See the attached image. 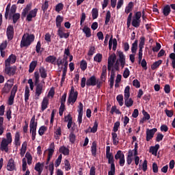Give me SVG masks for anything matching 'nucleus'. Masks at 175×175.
Wrapping results in <instances>:
<instances>
[{
  "label": "nucleus",
  "mask_w": 175,
  "mask_h": 175,
  "mask_svg": "<svg viewBox=\"0 0 175 175\" xmlns=\"http://www.w3.org/2000/svg\"><path fill=\"white\" fill-rule=\"evenodd\" d=\"M16 10L17 6H16V5H12L10 8V3L8 4L5 12V20H8L9 17L10 18H12V17L13 24H16V23H17V21H18L21 17L20 13H16Z\"/></svg>",
  "instance_id": "f257e3e1"
},
{
  "label": "nucleus",
  "mask_w": 175,
  "mask_h": 175,
  "mask_svg": "<svg viewBox=\"0 0 175 175\" xmlns=\"http://www.w3.org/2000/svg\"><path fill=\"white\" fill-rule=\"evenodd\" d=\"M12 142L13 137H12V133H7L6 137L2 138L0 143V151L9 152V144H12Z\"/></svg>",
  "instance_id": "f03ea898"
},
{
  "label": "nucleus",
  "mask_w": 175,
  "mask_h": 175,
  "mask_svg": "<svg viewBox=\"0 0 175 175\" xmlns=\"http://www.w3.org/2000/svg\"><path fill=\"white\" fill-rule=\"evenodd\" d=\"M34 41L35 35L29 33L24 34L21 41V49H23V47H29Z\"/></svg>",
  "instance_id": "7ed1b4c3"
},
{
  "label": "nucleus",
  "mask_w": 175,
  "mask_h": 175,
  "mask_svg": "<svg viewBox=\"0 0 175 175\" xmlns=\"http://www.w3.org/2000/svg\"><path fill=\"white\" fill-rule=\"evenodd\" d=\"M34 77H35V85H36V99H39V96L42 95L43 93V83H40V75H39V72L36 71L34 72Z\"/></svg>",
  "instance_id": "20e7f679"
},
{
  "label": "nucleus",
  "mask_w": 175,
  "mask_h": 175,
  "mask_svg": "<svg viewBox=\"0 0 175 175\" xmlns=\"http://www.w3.org/2000/svg\"><path fill=\"white\" fill-rule=\"evenodd\" d=\"M108 159V163L111 165L110 170L108 172V175H116V164H114V156L112 154L106 155Z\"/></svg>",
  "instance_id": "39448f33"
},
{
  "label": "nucleus",
  "mask_w": 175,
  "mask_h": 175,
  "mask_svg": "<svg viewBox=\"0 0 175 175\" xmlns=\"http://www.w3.org/2000/svg\"><path fill=\"white\" fill-rule=\"evenodd\" d=\"M16 72H17V67L14 66H10V65L7 66L6 64H5V75H7V76L10 77L12 76H14L16 75Z\"/></svg>",
  "instance_id": "423d86ee"
},
{
  "label": "nucleus",
  "mask_w": 175,
  "mask_h": 175,
  "mask_svg": "<svg viewBox=\"0 0 175 175\" xmlns=\"http://www.w3.org/2000/svg\"><path fill=\"white\" fill-rule=\"evenodd\" d=\"M13 83H14V79H9L8 82L5 83V85L2 90L3 94H9L12 87H13Z\"/></svg>",
  "instance_id": "0eeeda50"
},
{
  "label": "nucleus",
  "mask_w": 175,
  "mask_h": 175,
  "mask_svg": "<svg viewBox=\"0 0 175 175\" xmlns=\"http://www.w3.org/2000/svg\"><path fill=\"white\" fill-rule=\"evenodd\" d=\"M6 36L8 40H13L14 38V27L12 25H9L6 29Z\"/></svg>",
  "instance_id": "6e6552de"
},
{
  "label": "nucleus",
  "mask_w": 175,
  "mask_h": 175,
  "mask_svg": "<svg viewBox=\"0 0 175 175\" xmlns=\"http://www.w3.org/2000/svg\"><path fill=\"white\" fill-rule=\"evenodd\" d=\"M158 129L157 128H153L152 129H146V142H150V140H152L154 137V135L157 133Z\"/></svg>",
  "instance_id": "1a4fd4ad"
},
{
  "label": "nucleus",
  "mask_w": 175,
  "mask_h": 175,
  "mask_svg": "<svg viewBox=\"0 0 175 175\" xmlns=\"http://www.w3.org/2000/svg\"><path fill=\"white\" fill-rule=\"evenodd\" d=\"M98 80L95 75H92L86 81L87 87H95L98 84Z\"/></svg>",
  "instance_id": "9d476101"
},
{
  "label": "nucleus",
  "mask_w": 175,
  "mask_h": 175,
  "mask_svg": "<svg viewBox=\"0 0 175 175\" xmlns=\"http://www.w3.org/2000/svg\"><path fill=\"white\" fill-rule=\"evenodd\" d=\"M64 29H65L64 27H60L58 29L57 35L59 37L60 39H68L70 35V32L64 33Z\"/></svg>",
  "instance_id": "9b49d317"
},
{
  "label": "nucleus",
  "mask_w": 175,
  "mask_h": 175,
  "mask_svg": "<svg viewBox=\"0 0 175 175\" xmlns=\"http://www.w3.org/2000/svg\"><path fill=\"white\" fill-rule=\"evenodd\" d=\"M17 60V56L14 54H11L7 59L5 60V64L7 66L13 65V64H16V61Z\"/></svg>",
  "instance_id": "f8f14e48"
},
{
  "label": "nucleus",
  "mask_w": 175,
  "mask_h": 175,
  "mask_svg": "<svg viewBox=\"0 0 175 175\" xmlns=\"http://www.w3.org/2000/svg\"><path fill=\"white\" fill-rule=\"evenodd\" d=\"M38 128V122H35V116H33L30 121L29 129L30 133L31 132H36V129Z\"/></svg>",
  "instance_id": "ddd939ff"
},
{
  "label": "nucleus",
  "mask_w": 175,
  "mask_h": 175,
  "mask_svg": "<svg viewBox=\"0 0 175 175\" xmlns=\"http://www.w3.org/2000/svg\"><path fill=\"white\" fill-rule=\"evenodd\" d=\"M118 55L119 57V62L120 63V66L124 68L125 66V55H124V52L121 51H117Z\"/></svg>",
  "instance_id": "4468645a"
},
{
  "label": "nucleus",
  "mask_w": 175,
  "mask_h": 175,
  "mask_svg": "<svg viewBox=\"0 0 175 175\" xmlns=\"http://www.w3.org/2000/svg\"><path fill=\"white\" fill-rule=\"evenodd\" d=\"M36 14H38V8L31 10L27 16L26 21H32V18L36 17Z\"/></svg>",
  "instance_id": "2eb2a0df"
},
{
  "label": "nucleus",
  "mask_w": 175,
  "mask_h": 175,
  "mask_svg": "<svg viewBox=\"0 0 175 175\" xmlns=\"http://www.w3.org/2000/svg\"><path fill=\"white\" fill-rule=\"evenodd\" d=\"M77 96H79V92L77 91H75V94H69L68 99V103H72V105L76 103V101L77 100Z\"/></svg>",
  "instance_id": "dca6fc26"
},
{
  "label": "nucleus",
  "mask_w": 175,
  "mask_h": 175,
  "mask_svg": "<svg viewBox=\"0 0 175 175\" xmlns=\"http://www.w3.org/2000/svg\"><path fill=\"white\" fill-rule=\"evenodd\" d=\"M16 169V164H14V160L13 159H10L7 165V170L8 172H13Z\"/></svg>",
  "instance_id": "f3484780"
},
{
  "label": "nucleus",
  "mask_w": 175,
  "mask_h": 175,
  "mask_svg": "<svg viewBox=\"0 0 175 175\" xmlns=\"http://www.w3.org/2000/svg\"><path fill=\"white\" fill-rule=\"evenodd\" d=\"M43 166H44V163H40V162H38L34 167V170L38 172L39 175L42 174V172H43Z\"/></svg>",
  "instance_id": "a211bd4d"
},
{
  "label": "nucleus",
  "mask_w": 175,
  "mask_h": 175,
  "mask_svg": "<svg viewBox=\"0 0 175 175\" xmlns=\"http://www.w3.org/2000/svg\"><path fill=\"white\" fill-rule=\"evenodd\" d=\"M49 99L47 98V97H44L41 103V111H44V110H46V109L49 107Z\"/></svg>",
  "instance_id": "6ab92c4d"
},
{
  "label": "nucleus",
  "mask_w": 175,
  "mask_h": 175,
  "mask_svg": "<svg viewBox=\"0 0 175 175\" xmlns=\"http://www.w3.org/2000/svg\"><path fill=\"white\" fill-rule=\"evenodd\" d=\"M62 21H64V17L61 16V15H57L55 19V24L58 29L59 28H62Z\"/></svg>",
  "instance_id": "aec40b11"
},
{
  "label": "nucleus",
  "mask_w": 175,
  "mask_h": 175,
  "mask_svg": "<svg viewBox=\"0 0 175 175\" xmlns=\"http://www.w3.org/2000/svg\"><path fill=\"white\" fill-rule=\"evenodd\" d=\"M111 136L113 146H118V144L120 143L118 135H117L116 132L113 131L111 133Z\"/></svg>",
  "instance_id": "412c9836"
},
{
  "label": "nucleus",
  "mask_w": 175,
  "mask_h": 175,
  "mask_svg": "<svg viewBox=\"0 0 175 175\" xmlns=\"http://www.w3.org/2000/svg\"><path fill=\"white\" fill-rule=\"evenodd\" d=\"M133 6H135L133 2L130 1L125 8L124 12L126 14H129V13L132 12V10H133Z\"/></svg>",
  "instance_id": "4be33fe9"
},
{
  "label": "nucleus",
  "mask_w": 175,
  "mask_h": 175,
  "mask_svg": "<svg viewBox=\"0 0 175 175\" xmlns=\"http://www.w3.org/2000/svg\"><path fill=\"white\" fill-rule=\"evenodd\" d=\"M124 105L126 107H132L133 106V100L129 97H124Z\"/></svg>",
  "instance_id": "5701e85b"
},
{
  "label": "nucleus",
  "mask_w": 175,
  "mask_h": 175,
  "mask_svg": "<svg viewBox=\"0 0 175 175\" xmlns=\"http://www.w3.org/2000/svg\"><path fill=\"white\" fill-rule=\"evenodd\" d=\"M39 72L42 79H46L47 77V70L44 66L39 68Z\"/></svg>",
  "instance_id": "b1692460"
},
{
  "label": "nucleus",
  "mask_w": 175,
  "mask_h": 175,
  "mask_svg": "<svg viewBox=\"0 0 175 175\" xmlns=\"http://www.w3.org/2000/svg\"><path fill=\"white\" fill-rule=\"evenodd\" d=\"M59 152H61L63 155H69L70 151L69 150V148H66V146H63L59 148Z\"/></svg>",
  "instance_id": "393cba45"
},
{
  "label": "nucleus",
  "mask_w": 175,
  "mask_h": 175,
  "mask_svg": "<svg viewBox=\"0 0 175 175\" xmlns=\"http://www.w3.org/2000/svg\"><path fill=\"white\" fill-rule=\"evenodd\" d=\"M14 144L16 147H20V146H21V142H20V133L19 132H16L15 133Z\"/></svg>",
  "instance_id": "a878e982"
},
{
  "label": "nucleus",
  "mask_w": 175,
  "mask_h": 175,
  "mask_svg": "<svg viewBox=\"0 0 175 175\" xmlns=\"http://www.w3.org/2000/svg\"><path fill=\"white\" fill-rule=\"evenodd\" d=\"M45 61L49 64H53L54 65L57 61V57L54 55H49L45 59Z\"/></svg>",
  "instance_id": "bb28decb"
},
{
  "label": "nucleus",
  "mask_w": 175,
  "mask_h": 175,
  "mask_svg": "<svg viewBox=\"0 0 175 175\" xmlns=\"http://www.w3.org/2000/svg\"><path fill=\"white\" fill-rule=\"evenodd\" d=\"M170 12H172V10L170 9V5H167L164 6L163 9V16H165V17H167V16L170 14Z\"/></svg>",
  "instance_id": "cd10ccee"
},
{
  "label": "nucleus",
  "mask_w": 175,
  "mask_h": 175,
  "mask_svg": "<svg viewBox=\"0 0 175 175\" xmlns=\"http://www.w3.org/2000/svg\"><path fill=\"white\" fill-rule=\"evenodd\" d=\"M159 150V144H157L154 146H150V152L152 154V155H157L158 150Z\"/></svg>",
  "instance_id": "c85d7f7f"
},
{
  "label": "nucleus",
  "mask_w": 175,
  "mask_h": 175,
  "mask_svg": "<svg viewBox=\"0 0 175 175\" xmlns=\"http://www.w3.org/2000/svg\"><path fill=\"white\" fill-rule=\"evenodd\" d=\"M83 32H84L86 38H91V29L87 25H85L82 29Z\"/></svg>",
  "instance_id": "c756f323"
},
{
  "label": "nucleus",
  "mask_w": 175,
  "mask_h": 175,
  "mask_svg": "<svg viewBox=\"0 0 175 175\" xmlns=\"http://www.w3.org/2000/svg\"><path fill=\"white\" fill-rule=\"evenodd\" d=\"M37 66H38V62L36 61L31 62L29 64V73H32L35 70V68H36Z\"/></svg>",
  "instance_id": "7c9ffc66"
},
{
  "label": "nucleus",
  "mask_w": 175,
  "mask_h": 175,
  "mask_svg": "<svg viewBox=\"0 0 175 175\" xmlns=\"http://www.w3.org/2000/svg\"><path fill=\"white\" fill-rule=\"evenodd\" d=\"M140 23H142L141 19H136L133 18L131 25H133L135 28H139V27H140Z\"/></svg>",
  "instance_id": "2f4dec72"
},
{
  "label": "nucleus",
  "mask_w": 175,
  "mask_h": 175,
  "mask_svg": "<svg viewBox=\"0 0 175 175\" xmlns=\"http://www.w3.org/2000/svg\"><path fill=\"white\" fill-rule=\"evenodd\" d=\"M111 18V12L110 10L107 11L105 15V25H109V23H110V20Z\"/></svg>",
  "instance_id": "473e14b6"
},
{
  "label": "nucleus",
  "mask_w": 175,
  "mask_h": 175,
  "mask_svg": "<svg viewBox=\"0 0 175 175\" xmlns=\"http://www.w3.org/2000/svg\"><path fill=\"white\" fill-rule=\"evenodd\" d=\"M91 152L93 157H96V142H93L91 146Z\"/></svg>",
  "instance_id": "72a5a7b5"
},
{
  "label": "nucleus",
  "mask_w": 175,
  "mask_h": 175,
  "mask_svg": "<svg viewBox=\"0 0 175 175\" xmlns=\"http://www.w3.org/2000/svg\"><path fill=\"white\" fill-rule=\"evenodd\" d=\"M138 40H135V41L132 44V46H131V53L133 54H136V51H137V43H138Z\"/></svg>",
  "instance_id": "f704fd0d"
},
{
  "label": "nucleus",
  "mask_w": 175,
  "mask_h": 175,
  "mask_svg": "<svg viewBox=\"0 0 175 175\" xmlns=\"http://www.w3.org/2000/svg\"><path fill=\"white\" fill-rule=\"evenodd\" d=\"M107 67L106 66H103V72L100 76V80L103 81V79L106 80V76L107 75Z\"/></svg>",
  "instance_id": "c9c22d12"
},
{
  "label": "nucleus",
  "mask_w": 175,
  "mask_h": 175,
  "mask_svg": "<svg viewBox=\"0 0 175 175\" xmlns=\"http://www.w3.org/2000/svg\"><path fill=\"white\" fill-rule=\"evenodd\" d=\"M29 88L28 86L25 87V102H28L29 100Z\"/></svg>",
  "instance_id": "e433bc0d"
},
{
  "label": "nucleus",
  "mask_w": 175,
  "mask_h": 175,
  "mask_svg": "<svg viewBox=\"0 0 175 175\" xmlns=\"http://www.w3.org/2000/svg\"><path fill=\"white\" fill-rule=\"evenodd\" d=\"M103 58V55H102V54L100 53H97L94 57V61L95 62H98V63H100L102 62V59Z\"/></svg>",
  "instance_id": "4c0bfd02"
},
{
  "label": "nucleus",
  "mask_w": 175,
  "mask_h": 175,
  "mask_svg": "<svg viewBox=\"0 0 175 175\" xmlns=\"http://www.w3.org/2000/svg\"><path fill=\"white\" fill-rule=\"evenodd\" d=\"M68 139L70 141V143L72 144H74V143L76 142V135H75V133L71 132L68 136Z\"/></svg>",
  "instance_id": "58836bf2"
},
{
  "label": "nucleus",
  "mask_w": 175,
  "mask_h": 175,
  "mask_svg": "<svg viewBox=\"0 0 175 175\" xmlns=\"http://www.w3.org/2000/svg\"><path fill=\"white\" fill-rule=\"evenodd\" d=\"M92 16L93 20H96V18H98V16H99V11L96 8H93L92 10Z\"/></svg>",
  "instance_id": "ea45409f"
},
{
  "label": "nucleus",
  "mask_w": 175,
  "mask_h": 175,
  "mask_svg": "<svg viewBox=\"0 0 175 175\" xmlns=\"http://www.w3.org/2000/svg\"><path fill=\"white\" fill-rule=\"evenodd\" d=\"M116 100L118 102L120 106L124 105V96H122V94L118 95Z\"/></svg>",
  "instance_id": "a19ab883"
},
{
  "label": "nucleus",
  "mask_w": 175,
  "mask_h": 175,
  "mask_svg": "<svg viewBox=\"0 0 175 175\" xmlns=\"http://www.w3.org/2000/svg\"><path fill=\"white\" fill-rule=\"evenodd\" d=\"M64 169L66 172H69L72 169V167L70 166V163L68 159L64 160Z\"/></svg>",
  "instance_id": "79ce46f5"
},
{
  "label": "nucleus",
  "mask_w": 175,
  "mask_h": 175,
  "mask_svg": "<svg viewBox=\"0 0 175 175\" xmlns=\"http://www.w3.org/2000/svg\"><path fill=\"white\" fill-rule=\"evenodd\" d=\"M87 66H88L87 61L84 59L81 60L80 62V68L81 70H83V72H84V70L87 69Z\"/></svg>",
  "instance_id": "37998d69"
},
{
  "label": "nucleus",
  "mask_w": 175,
  "mask_h": 175,
  "mask_svg": "<svg viewBox=\"0 0 175 175\" xmlns=\"http://www.w3.org/2000/svg\"><path fill=\"white\" fill-rule=\"evenodd\" d=\"M47 131V126H41L38 130V134L40 136H43L44 135V132Z\"/></svg>",
  "instance_id": "c03bdc74"
},
{
  "label": "nucleus",
  "mask_w": 175,
  "mask_h": 175,
  "mask_svg": "<svg viewBox=\"0 0 175 175\" xmlns=\"http://www.w3.org/2000/svg\"><path fill=\"white\" fill-rule=\"evenodd\" d=\"M161 64H162V60H159L157 62H154L151 66V69L152 70H155V69H157Z\"/></svg>",
  "instance_id": "a18cd8bd"
},
{
  "label": "nucleus",
  "mask_w": 175,
  "mask_h": 175,
  "mask_svg": "<svg viewBox=\"0 0 175 175\" xmlns=\"http://www.w3.org/2000/svg\"><path fill=\"white\" fill-rule=\"evenodd\" d=\"M133 16V13L129 12V14L127 17V23H126L127 28H129V27H131V24L132 23V16Z\"/></svg>",
  "instance_id": "49530a36"
},
{
  "label": "nucleus",
  "mask_w": 175,
  "mask_h": 175,
  "mask_svg": "<svg viewBox=\"0 0 175 175\" xmlns=\"http://www.w3.org/2000/svg\"><path fill=\"white\" fill-rule=\"evenodd\" d=\"M131 87L127 85L124 89V98H129L131 96Z\"/></svg>",
  "instance_id": "de8ad7c7"
},
{
  "label": "nucleus",
  "mask_w": 175,
  "mask_h": 175,
  "mask_svg": "<svg viewBox=\"0 0 175 175\" xmlns=\"http://www.w3.org/2000/svg\"><path fill=\"white\" fill-rule=\"evenodd\" d=\"M61 162H62V154H59L58 158L55 161V167H58L59 165H61Z\"/></svg>",
  "instance_id": "09e8293b"
},
{
  "label": "nucleus",
  "mask_w": 175,
  "mask_h": 175,
  "mask_svg": "<svg viewBox=\"0 0 175 175\" xmlns=\"http://www.w3.org/2000/svg\"><path fill=\"white\" fill-rule=\"evenodd\" d=\"M54 150H55V144L54 142H52L48 148V153L54 154Z\"/></svg>",
  "instance_id": "8fccbe9b"
},
{
  "label": "nucleus",
  "mask_w": 175,
  "mask_h": 175,
  "mask_svg": "<svg viewBox=\"0 0 175 175\" xmlns=\"http://www.w3.org/2000/svg\"><path fill=\"white\" fill-rule=\"evenodd\" d=\"M25 158L27 159V164L32 165V155H31V153L27 152L25 154Z\"/></svg>",
  "instance_id": "3c124183"
},
{
  "label": "nucleus",
  "mask_w": 175,
  "mask_h": 175,
  "mask_svg": "<svg viewBox=\"0 0 175 175\" xmlns=\"http://www.w3.org/2000/svg\"><path fill=\"white\" fill-rule=\"evenodd\" d=\"M98 131V122L95 121L93 127L90 128V133H96Z\"/></svg>",
  "instance_id": "603ef678"
},
{
  "label": "nucleus",
  "mask_w": 175,
  "mask_h": 175,
  "mask_svg": "<svg viewBox=\"0 0 175 175\" xmlns=\"http://www.w3.org/2000/svg\"><path fill=\"white\" fill-rule=\"evenodd\" d=\"M170 58L172 59V66L173 69H175V53H172L170 54Z\"/></svg>",
  "instance_id": "864d4df0"
},
{
  "label": "nucleus",
  "mask_w": 175,
  "mask_h": 175,
  "mask_svg": "<svg viewBox=\"0 0 175 175\" xmlns=\"http://www.w3.org/2000/svg\"><path fill=\"white\" fill-rule=\"evenodd\" d=\"M64 10V3H59L58 4L56 5L55 6V12H57L59 13L61 10Z\"/></svg>",
  "instance_id": "5fc2aeb1"
},
{
  "label": "nucleus",
  "mask_w": 175,
  "mask_h": 175,
  "mask_svg": "<svg viewBox=\"0 0 175 175\" xmlns=\"http://www.w3.org/2000/svg\"><path fill=\"white\" fill-rule=\"evenodd\" d=\"M14 96H16V95L12 94H10L8 101V104L10 106H12L13 103H14Z\"/></svg>",
  "instance_id": "6e6d98bb"
},
{
  "label": "nucleus",
  "mask_w": 175,
  "mask_h": 175,
  "mask_svg": "<svg viewBox=\"0 0 175 175\" xmlns=\"http://www.w3.org/2000/svg\"><path fill=\"white\" fill-rule=\"evenodd\" d=\"M145 44H146V38L144 36L140 37L139 47H144Z\"/></svg>",
  "instance_id": "4d7b16f0"
},
{
  "label": "nucleus",
  "mask_w": 175,
  "mask_h": 175,
  "mask_svg": "<svg viewBox=\"0 0 175 175\" xmlns=\"http://www.w3.org/2000/svg\"><path fill=\"white\" fill-rule=\"evenodd\" d=\"M122 155H124V153H122V151L118 150L117 153L115 154V159L118 160L122 158Z\"/></svg>",
  "instance_id": "13d9d810"
},
{
  "label": "nucleus",
  "mask_w": 175,
  "mask_h": 175,
  "mask_svg": "<svg viewBox=\"0 0 175 175\" xmlns=\"http://www.w3.org/2000/svg\"><path fill=\"white\" fill-rule=\"evenodd\" d=\"M129 75H131V71H129V69L128 68H126L123 72V77L124 79H128V77H129Z\"/></svg>",
  "instance_id": "bf43d9fd"
},
{
  "label": "nucleus",
  "mask_w": 175,
  "mask_h": 175,
  "mask_svg": "<svg viewBox=\"0 0 175 175\" xmlns=\"http://www.w3.org/2000/svg\"><path fill=\"white\" fill-rule=\"evenodd\" d=\"M48 9H49V1L46 0L42 6V10L44 13V12H46Z\"/></svg>",
  "instance_id": "052dcab7"
},
{
  "label": "nucleus",
  "mask_w": 175,
  "mask_h": 175,
  "mask_svg": "<svg viewBox=\"0 0 175 175\" xmlns=\"http://www.w3.org/2000/svg\"><path fill=\"white\" fill-rule=\"evenodd\" d=\"M120 121L115 122L113 124V132H118L120 128Z\"/></svg>",
  "instance_id": "680f3d73"
},
{
  "label": "nucleus",
  "mask_w": 175,
  "mask_h": 175,
  "mask_svg": "<svg viewBox=\"0 0 175 175\" xmlns=\"http://www.w3.org/2000/svg\"><path fill=\"white\" fill-rule=\"evenodd\" d=\"M161 44L159 42H156V46L152 48V51H154V53H158V51L161 50Z\"/></svg>",
  "instance_id": "e2e57ef3"
},
{
  "label": "nucleus",
  "mask_w": 175,
  "mask_h": 175,
  "mask_svg": "<svg viewBox=\"0 0 175 175\" xmlns=\"http://www.w3.org/2000/svg\"><path fill=\"white\" fill-rule=\"evenodd\" d=\"M83 109H84V105H83V104L81 103H79V106H78V109H77L78 114H83Z\"/></svg>",
  "instance_id": "0e129e2a"
},
{
  "label": "nucleus",
  "mask_w": 175,
  "mask_h": 175,
  "mask_svg": "<svg viewBox=\"0 0 175 175\" xmlns=\"http://www.w3.org/2000/svg\"><path fill=\"white\" fill-rule=\"evenodd\" d=\"M49 170L51 173L50 175H53L54 174V163L51 162V163H49Z\"/></svg>",
  "instance_id": "69168bd1"
},
{
  "label": "nucleus",
  "mask_w": 175,
  "mask_h": 175,
  "mask_svg": "<svg viewBox=\"0 0 175 175\" xmlns=\"http://www.w3.org/2000/svg\"><path fill=\"white\" fill-rule=\"evenodd\" d=\"M141 66L144 69V70H147V62L146 61V59H143L142 61L140 62Z\"/></svg>",
  "instance_id": "338daca9"
},
{
  "label": "nucleus",
  "mask_w": 175,
  "mask_h": 175,
  "mask_svg": "<svg viewBox=\"0 0 175 175\" xmlns=\"http://www.w3.org/2000/svg\"><path fill=\"white\" fill-rule=\"evenodd\" d=\"M6 47H8V41L7 40L3 42L0 44V50H5Z\"/></svg>",
  "instance_id": "774afa93"
}]
</instances>
